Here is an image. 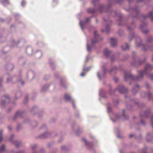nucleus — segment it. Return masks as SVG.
<instances>
[{
	"label": "nucleus",
	"instance_id": "obj_1",
	"mask_svg": "<svg viewBox=\"0 0 153 153\" xmlns=\"http://www.w3.org/2000/svg\"><path fill=\"white\" fill-rule=\"evenodd\" d=\"M152 65L148 64H147L144 70L139 72V76H133L130 73L126 72L124 75V79L126 81H127L128 79H131L136 81H139L143 77V74L146 73L147 70L152 69Z\"/></svg>",
	"mask_w": 153,
	"mask_h": 153
},
{
	"label": "nucleus",
	"instance_id": "obj_2",
	"mask_svg": "<svg viewBox=\"0 0 153 153\" xmlns=\"http://www.w3.org/2000/svg\"><path fill=\"white\" fill-rule=\"evenodd\" d=\"M117 89L119 92L122 94L124 93L127 91V89L123 85L118 86Z\"/></svg>",
	"mask_w": 153,
	"mask_h": 153
},
{
	"label": "nucleus",
	"instance_id": "obj_3",
	"mask_svg": "<svg viewBox=\"0 0 153 153\" xmlns=\"http://www.w3.org/2000/svg\"><path fill=\"white\" fill-rule=\"evenodd\" d=\"M97 32L96 31H95L94 32V36L95 38L94 39H92V44H95V43L97 42L98 41V39H97V38L99 36V35H97Z\"/></svg>",
	"mask_w": 153,
	"mask_h": 153
},
{
	"label": "nucleus",
	"instance_id": "obj_4",
	"mask_svg": "<svg viewBox=\"0 0 153 153\" xmlns=\"http://www.w3.org/2000/svg\"><path fill=\"white\" fill-rule=\"evenodd\" d=\"M111 46L114 47L117 44V40L115 38H111Z\"/></svg>",
	"mask_w": 153,
	"mask_h": 153
},
{
	"label": "nucleus",
	"instance_id": "obj_5",
	"mask_svg": "<svg viewBox=\"0 0 153 153\" xmlns=\"http://www.w3.org/2000/svg\"><path fill=\"white\" fill-rule=\"evenodd\" d=\"M136 46L138 47L141 46V42L140 39L139 38H137V40L135 42Z\"/></svg>",
	"mask_w": 153,
	"mask_h": 153
},
{
	"label": "nucleus",
	"instance_id": "obj_6",
	"mask_svg": "<svg viewBox=\"0 0 153 153\" xmlns=\"http://www.w3.org/2000/svg\"><path fill=\"white\" fill-rule=\"evenodd\" d=\"M111 52L109 51L107 49H105L104 51V55L106 57H108Z\"/></svg>",
	"mask_w": 153,
	"mask_h": 153
},
{
	"label": "nucleus",
	"instance_id": "obj_7",
	"mask_svg": "<svg viewBox=\"0 0 153 153\" xmlns=\"http://www.w3.org/2000/svg\"><path fill=\"white\" fill-rule=\"evenodd\" d=\"M153 11H151L149 13V15L146 17H149L152 20H153ZM146 17H144L145 18Z\"/></svg>",
	"mask_w": 153,
	"mask_h": 153
},
{
	"label": "nucleus",
	"instance_id": "obj_8",
	"mask_svg": "<svg viewBox=\"0 0 153 153\" xmlns=\"http://www.w3.org/2000/svg\"><path fill=\"white\" fill-rule=\"evenodd\" d=\"M64 97L65 99L66 100L70 101L71 100V97L68 94H65L64 96Z\"/></svg>",
	"mask_w": 153,
	"mask_h": 153
},
{
	"label": "nucleus",
	"instance_id": "obj_9",
	"mask_svg": "<svg viewBox=\"0 0 153 153\" xmlns=\"http://www.w3.org/2000/svg\"><path fill=\"white\" fill-rule=\"evenodd\" d=\"M125 45L126 47V48H124L123 46H121V48L123 50H125L126 49H128L129 48V46L128 44H127V43H126L125 44Z\"/></svg>",
	"mask_w": 153,
	"mask_h": 153
},
{
	"label": "nucleus",
	"instance_id": "obj_10",
	"mask_svg": "<svg viewBox=\"0 0 153 153\" xmlns=\"http://www.w3.org/2000/svg\"><path fill=\"white\" fill-rule=\"evenodd\" d=\"M5 149V147L4 145H2L0 148V153H1L2 152H4Z\"/></svg>",
	"mask_w": 153,
	"mask_h": 153
},
{
	"label": "nucleus",
	"instance_id": "obj_11",
	"mask_svg": "<svg viewBox=\"0 0 153 153\" xmlns=\"http://www.w3.org/2000/svg\"><path fill=\"white\" fill-rule=\"evenodd\" d=\"M87 11L88 13H93L94 11L92 9L89 8L87 9Z\"/></svg>",
	"mask_w": 153,
	"mask_h": 153
},
{
	"label": "nucleus",
	"instance_id": "obj_12",
	"mask_svg": "<svg viewBox=\"0 0 153 153\" xmlns=\"http://www.w3.org/2000/svg\"><path fill=\"white\" fill-rule=\"evenodd\" d=\"M1 1L2 3H6L7 4L9 3L8 0H1Z\"/></svg>",
	"mask_w": 153,
	"mask_h": 153
},
{
	"label": "nucleus",
	"instance_id": "obj_13",
	"mask_svg": "<svg viewBox=\"0 0 153 153\" xmlns=\"http://www.w3.org/2000/svg\"><path fill=\"white\" fill-rule=\"evenodd\" d=\"M2 131H1L0 132V142L1 141L2 139Z\"/></svg>",
	"mask_w": 153,
	"mask_h": 153
},
{
	"label": "nucleus",
	"instance_id": "obj_14",
	"mask_svg": "<svg viewBox=\"0 0 153 153\" xmlns=\"http://www.w3.org/2000/svg\"><path fill=\"white\" fill-rule=\"evenodd\" d=\"M143 50L144 51L147 50L148 48H149V46L148 45H146L144 47Z\"/></svg>",
	"mask_w": 153,
	"mask_h": 153
},
{
	"label": "nucleus",
	"instance_id": "obj_15",
	"mask_svg": "<svg viewBox=\"0 0 153 153\" xmlns=\"http://www.w3.org/2000/svg\"><path fill=\"white\" fill-rule=\"evenodd\" d=\"M25 3H26V2H25V0H23L22 1V2H21V5L23 6H24L25 5Z\"/></svg>",
	"mask_w": 153,
	"mask_h": 153
},
{
	"label": "nucleus",
	"instance_id": "obj_16",
	"mask_svg": "<svg viewBox=\"0 0 153 153\" xmlns=\"http://www.w3.org/2000/svg\"><path fill=\"white\" fill-rule=\"evenodd\" d=\"M87 46L88 51H90L91 50V48H90V47L88 45V43L87 44Z\"/></svg>",
	"mask_w": 153,
	"mask_h": 153
},
{
	"label": "nucleus",
	"instance_id": "obj_17",
	"mask_svg": "<svg viewBox=\"0 0 153 153\" xmlns=\"http://www.w3.org/2000/svg\"><path fill=\"white\" fill-rule=\"evenodd\" d=\"M82 140L85 143V144L86 145H88V143H87V142H86V140L85 139H82Z\"/></svg>",
	"mask_w": 153,
	"mask_h": 153
},
{
	"label": "nucleus",
	"instance_id": "obj_18",
	"mask_svg": "<svg viewBox=\"0 0 153 153\" xmlns=\"http://www.w3.org/2000/svg\"><path fill=\"white\" fill-rule=\"evenodd\" d=\"M90 20V18H86V22H88Z\"/></svg>",
	"mask_w": 153,
	"mask_h": 153
},
{
	"label": "nucleus",
	"instance_id": "obj_19",
	"mask_svg": "<svg viewBox=\"0 0 153 153\" xmlns=\"http://www.w3.org/2000/svg\"><path fill=\"white\" fill-rule=\"evenodd\" d=\"M153 75L152 74H151L149 75V77L151 79H153Z\"/></svg>",
	"mask_w": 153,
	"mask_h": 153
},
{
	"label": "nucleus",
	"instance_id": "obj_20",
	"mask_svg": "<svg viewBox=\"0 0 153 153\" xmlns=\"http://www.w3.org/2000/svg\"><path fill=\"white\" fill-rule=\"evenodd\" d=\"M85 75V74L84 72H83L81 73L80 75L81 76H84Z\"/></svg>",
	"mask_w": 153,
	"mask_h": 153
},
{
	"label": "nucleus",
	"instance_id": "obj_21",
	"mask_svg": "<svg viewBox=\"0 0 153 153\" xmlns=\"http://www.w3.org/2000/svg\"><path fill=\"white\" fill-rule=\"evenodd\" d=\"M17 143H18L17 141H15V144L16 146V147H18L19 144H17Z\"/></svg>",
	"mask_w": 153,
	"mask_h": 153
},
{
	"label": "nucleus",
	"instance_id": "obj_22",
	"mask_svg": "<svg viewBox=\"0 0 153 153\" xmlns=\"http://www.w3.org/2000/svg\"><path fill=\"white\" fill-rule=\"evenodd\" d=\"M146 86L147 88H149V85L148 84L146 83Z\"/></svg>",
	"mask_w": 153,
	"mask_h": 153
},
{
	"label": "nucleus",
	"instance_id": "obj_23",
	"mask_svg": "<svg viewBox=\"0 0 153 153\" xmlns=\"http://www.w3.org/2000/svg\"><path fill=\"white\" fill-rule=\"evenodd\" d=\"M134 136V135L133 134H131L129 135V137L131 138Z\"/></svg>",
	"mask_w": 153,
	"mask_h": 153
},
{
	"label": "nucleus",
	"instance_id": "obj_24",
	"mask_svg": "<svg viewBox=\"0 0 153 153\" xmlns=\"http://www.w3.org/2000/svg\"><path fill=\"white\" fill-rule=\"evenodd\" d=\"M8 129L9 130H11V128L10 126H8Z\"/></svg>",
	"mask_w": 153,
	"mask_h": 153
},
{
	"label": "nucleus",
	"instance_id": "obj_25",
	"mask_svg": "<svg viewBox=\"0 0 153 153\" xmlns=\"http://www.w3.org/2000/svg\"><path fill=\"white\" fill-rule=\"evenodd\" d=\"M141 123L143 124H144V122L143 121V120H141Z\"/></svg>",
	"mask_w": 153,
	"mask_h": 153
},
{
	"label": "nucleus",
	"instance_id": "obj_26",
	"mask_svg": "<svg viewBox=\"0 0 153 153\" xmlns=\"http://www.w3.org/2000/svg\"><path fill=\"white\" fill-rule=\"evenodd\" d=\"M148 96L149 97H150V96H151V94L149 93L148 94Z\"/></svg>",
	"mask_w": 153,
	"mask_h": 153
},
{
	"label": "nucleus",
	"instance_id": "obj_27",
	"mask_svg": "<svg viewBox=\"0 0 153 153\" xmlns=\"http://www.w3.org/2000/svg\"><path fill=\"white\" fill-rule=\"evenodd\" d=\"M135 88H137L139 89V86L138 85H137Z\"/></svg>",
	"mask_w": 153,
	"mask_h": 153
},
{
	"label": "nucleus",
	"instance_id": "obj_28",
	"mask_svg": "<svg viewBox=\"0 0 153 153\" xmlns=\"http://www.w3.org/2000/svg\"><path fill=\"white\" fill-rule=\"evenodd\" d=\"M106 29H108V30L109 29V28L108 27V26L106 27Z\"/></svg>",
	"mask_w": 153,
	"mask_h": 153
},
{
	"label": "nucleus",
	"instance_id": "obj_29",
	"mask_svg": "<svg viewBox=\"0 0 153 153\" xmlns=\"http://www.w3.org/2000/svg\"><path fill=\"white\" fill-rule=\"evenodd\" d=\"M113 70H114V69H112V70H110V71L109 72H110V73H111V72L112 71H113Z\"/></svg>",
	"mask_w": 153,
	"mask_h": 153
},
{
	"label": "nucleus",
	"instance_id": "obj_30",
	"mask_svg": "<svg viewBox=\"0 0 153 153\" xmlns=\"http://www.w3.org/2000/svg\"><path fill=\"white\" fill-rule=\"evenodd\" d=\"M5 97L7 98H9V97L8 96H5Z\"/></svg>",
	"mask_w": 153,
	"mask_h": 153
},
{
	"label": "nucleus",
	"instance_id": "obj_31",
	"mask_svg": "<svg viewBox=\"0 0 153 153\" xmlns=\"http://www.w3.org/2000/svg\"><path fill=\"white\" fill-rule=\"evenodd\" d=\"M4 101L2 102L1 103V104H4Z\"/></svg>",
	"mask_w": 153,
	"mask_h": 153
},
{
	"label": "nucleus",
	"instance_id": "obj_32",
	"mask_svg": "<svg viewBox=\"0 0 153 153\" xmlns=\"http://www.w3.org/2000/svg\"><path fill=\"white\" fill-rule=\"evenodd\" d=\"M123 116H125V114L124 113V110H123Z\"/></svg>",
	"mask_w": 153,
	"mask_h": 153
},
{
	"label": "nucleus",
	"instance_id": "obj_33",
	"mask_svg": "<svg viewBox=\"0 0 153 153\" xmlns=\"http://www.w3.org/2000/svg\"><path fill=\"white\" fill-rule=\"evenodd\" d=\"M22 82V84L23 85L24 84V82H23V81H22V82Z\"/></svg>",
	"mask_w": 153,
	"mask_h": 153
},
{
	"label": "nucleus",
	"instance_id": "obj_34",
	"mask_svg": "<svg viewBox=\"0 0 153 153\" xmlns=\"http://www.w3.org/2000/svg\"><path fill=\"white\" fill-rule=\"evenodd\" d=\"M152 128H153V123H152Z\"/></svg>",
	"mask_w": 153,
	"mask_h": 153
},
{
	"label": "nucleus",
	"instance_id": "obj_35",
	"mask_svg": "<svg viewBox=\"0 0 153 153\" xmlns=\"http://www.w3.org/2000/svg\"><path fill=\"white\" fill-rule=\"evenodd\" d=\"M142 94H145V93L143 92H142Z\"/></svg>",
	"mask_w": 153,
	"mask_h": 153
},
{
	"label": "nucleus",
	"instance_id": "obj_36",
	"mask_svg": "<svg viewBox=\"0 0 153 153\" xmlns=\"http://www.w3.org/2000/svg\"><path fill=\"white\" fill-rule=\"evenodd\" d=\"M99 75H100V74L99 73H98L97 74V75L98 76H99Z\"/></svg>",
	"mask_w": 153,
	"mask_h": 153
},
{
	"label": "nucleus",
	"instance_id": "obj_37",
	"mask_svg": "<svg viewBox=\"0 0 153 153\" xmlns=\"http://www.w3.org/2000/svg\"><path fill=\"white\" fill-rule=\"evenodd\" d=\"M140 1H141V0H140L139 1H138V2H140Z\"/></svg>",
	"mask_w": 153,
	"mask_h": 153
},
{
	"label": "nucleus",
	"instance_id": "obj_38",
	"mask_svg": "<svg viewBox=\"0 0 153 153\" xmlns=\"http://www.w3.org/2000/svg\"><path fill=\"white\" fill-rule=\"evenodd\" d=\"M79 24L81 26V22H80Z\"/></svg>",
	"mask_w": 153,
	"mask_h": 153
},
{
	"label": "nucleus",
	"instance_id": "obj_39",
	"mask_svg": "<svg viewBox=\"0 0 153 153\" xmlns=\"http://www.w3.org/2000/svg\"><path fill=\"white\" fill-rule=\"evenodd\" d=\"M134 89H133V92H134Z\"/></svg>",
	"mask_w": 153,
	"mask_h": 153
},
{
	"label": "nucleus",
	"instance_id": "obj_40",
	"mask_svg": "<svg viewBox=\"0 0 153 153\" xmlns=\"http://www.w3.org/2000/svg\"><path fill=\"white\" fill-rule=\"evenodd\" d=\"M73 106H74V107H75V106H74V104H73Z\"/></svg>",
	"mask_w": 153,
	"mask_h": 153
},
{
	"label": "nucleus",
	"instance_id": "obj_41",
	"mask_svg": "<svg viewBox=\"0 0 153 153\" xmlns=\"http://www.w3.org/2000/svg\"><path fill=\"white\" fill-rule=\"evenodd\" d=\"M147 31H146V32H144V33H147Z\"/></svg>",
	"mask_w": 153,
	"mask_h": 153
},
{
	"label": "nucleus",
	"instance_id": "obj_42",
	"mask_svg": "<svg viewBox=\"0 0 153 153\" xmlns=\"http://www.w3.org/2000/svg\"><path fill=\"white\" fill-rule=\"evenodd\" d=\"M18 114V112H17V113H16V115H17Z\"/></svg>",
	"mask_w": 153,
	"mask_h": 153
},
{
	"label": "nucleus",
	"instance_id": "obj_43",
	"mask_svg": "<svg viewBox=\"0 0 153 153\" xmlns=\"http://www.w3.org/2000/svg\"><path fill=\"white\" fill-rule=\"evenodd\" d=\"M1 80H0V82H1Z\"/></svg>",
	"mask_w": 153,
	"mask_h": 153
},
{
	"label": "nucleus",
	"instance_id": "obj_44",
	"mask_svg": "<svg viewBox=\"0 0 153 153\" xmlns=\"http://www.w3.org/2000/svg\"><path fill=\"white\" fill-rule=\"evenodd\" d=\"M32 149H34V148H33V147H32Z\"/></svg>",
	"mask_w": 153,
	"mask_h": 153
},
{
	"label": "nucleus",
	"instance_id": "obj_45",
	"mask_svg": "<svg viewBox=\"0 0 153 153\" xmlns=\"http://www.w3.org/2000/svg\"><path fill=\"white\" fill-rule=\"evenodd\" d=\"M152 118H153V115H152Z\"/></svg>",
	"mask_w": 153,
	"mask_h": 153
},
{
	"label": "nucleus",
	"instance_id": "obj_46",
	"mask_svg": "<svg viewBox=\"0 0 153 153\" xmlns=\"http://www.w3.org/2000/svg\"><path fill=\"white\" fill-rule=\"evenodd\" d=\"M143 153H146V152H143Z\"/></svg>",
	"mask_w": 153,
	"mask_h": 153
},
{
	"label": "nucleus",
	"instance_id": "obj_47",
	"mask_svg": "<svg viewBox=\"0 0 153 153\" xmlns=\"http://www.w3.org/2000/svg\"><path fill=\"white\" fill-rule=\"evenodd\" d=\"M102 32H103V30H102Z\"/></svg>",
	"mask_w": 153,
	"mask_h": 153
},
{
	"label": "nucleus",
	"instance_id": "obj_48",
	"mask_svg": "<svg viewBox=\"0 0 153 153\" xmlns=\"http://www.w3.org/2000/svg\"><path fill=\"white\" fill-rule=\"evenodd\" d=\"M96 1H97V0H95Z\"/></svg>",
	"mask_w": 153,
	"mask_h": 153
}]
</instances>
